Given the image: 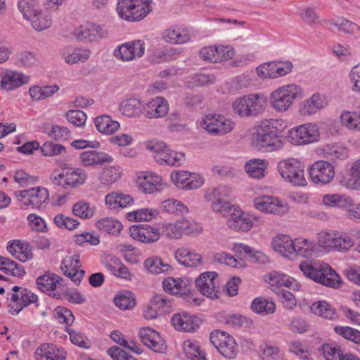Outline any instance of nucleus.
I'll use <instances>...</instances> for the list:
<instances>
[{"instance_id": "58836bf2", "label": "nucleus", "mask_w": 360, "mask_h": 360, "mask_svg": "<svg viewBox=\"0 0 360 360\" xmlns=\"http://www.w3.org/2000/svg\"><path fill=\"white\" fill-rule=\"evenodd\" d=\"M96 225L100 231L112 235L120 233L122 229V225L118 220L109 217L98 220Z\"/></svg>"}, {"instance_id": "f3484780", "label": "nucleus", "mask_w": 360, "mask_h": 360, "mask_svg": "<svg viewBox=\"0 0 360 360\" xmlns=\"http://www.w3.org/2000/svg\"><path fill=\"white\" fill-rule=\"evenodd\" d=\"M139 335L142 343L155 352H163L166 349L165 341L155 330L145 327L142 328Z\"/></svg>"}, {"instance_id": "13d9d810", "label": "nucleus", "mask_w": 360, "mask_h": 360, "mask_svg": "<svg viewBox=\"0 0 360 360\" xmlns=\"http://www.w3.org/2000/svg\"><path fill=\"white\" fill-rule=\"evenodd\" d=\"M150 302L156 309H162L165 312L169 311L172 306V300L162 293L155 294Z\"/></svg>"}, {"instance_id": "412c9836", "label": "nucleus", "mask_w": 360, "mask_h": 360, "mask_svg": "<svg viewBox=\"0 0 360 360\" xmlns=\"http://www.w3.org/2000/svg\"><path fill=\"white\" fill-rule=\"evenodd\" d=\"M81 165L84 167H95L104 163H110L113 158L110 155L95 150H86L80 154Z\"/></svg>"}, {"instance_id": "72a5a7b5", "label": "nucleus", "mask_w": 360, "mask_h": 360, "mask_svg": "<svg viewBox=\"0 0 360 360\" xmlns=\"http://www.w3.org/2000/svg\"><path fill=\"white\" fill-rule=\"evenodd\" d=\"M311 311L313 314L324 319L333 320L338 318L335 309L326 301L321 300L314 302L311 306Z\"/></svg>"}, {"instance_id": "423d86ee", "label": "nucleus", "mask_w": 360, "mask_h": 360, "mask_svg": "<svg viewBox=\"0 0 360 360\" xmlns=\"http://www.w3.org/2000/svg\"><path fill=\"white\" fill-rule=\"evenodd\" d=\"M302 97V89L295 84H288L278 88L270 96V103L278 112H285L297 98Z\"/></svg>"}, {"instance_id": "4c0bfd02", "label": "nucleus", "mask_w": 360, "mask_h": 360, "mask_svg": "<svg viewBox=\"0 0 360 360\" xmlns=\"http://www.w3.org/2000/svg\"><path fill=\"white\" fill-rule=\"evenodd\" d=\"M266 167L267 162L265 160L253 159L246 163L245 170L250 176L260 179L264 176Z\"/></svg>"}, {"instance_id": "6e6d98bb", "label": "nucleus", "mask_w": 360, "mask_h": 360, "mask_svg": "<svg viewBox=\"0 0 360 360\" xmlns=\"http://www.w3.org/2000/svg\"><path fill=\"white\" fill-rule=\"evenodd\" d=\"M335 248L338 251L347 252L354 245V240L346 233L335 234Z\"/></svg>"}, {"instance_id": "603ef678", "label": "nucleus", "mask_w": 360, "mask_h": 360, "mask_svg": "<svg viewBox=\"0 0 360 360\" xmlns=\"http://www.w3.org/2000/svg\"><path fill=\"white\" fill-rule=\"evenodd\" d=\"M213 211L221 214L223 216H230L235 212H240V207L232 205L230 202L226 200L214 201L212 204Z\"/></svg>"}, {"instance_id": "0eeeda50", "label": "nucleus", "mask_w": 360, "mask_h": 360, "mask_svg": "<svg viewBox=\"0 0 360 360\" xmlns=\"http://www.w3.org/2000/svg\"><path fill=\"white\" fill-rule=\"evenodd\" d=\"M202 127L214 136H223L231 131L235 123L224 115L208 114L201 122Z\"/></svg>"}, {"instance_id": "4468645a", "label": "nucleus", "mask_w": 360, "mask_h": 360, "mask_svg": "<svg viewBox=\"0 0 360 360\" xmlns=\"http://www.w3.org/2000/svg\"><path fill=\"white\" fill-rule=\"evenodd\" d=\"M335 175L333 166L328 162L320 160L314 163L309 169V176L315 184H326Z\"/></svg>"}, {"instance_id": "39448f33", "label": "nucleus", "mask_w": 360, "mask_h": 360, "mask_svg": "<svg viewBox=\"0 0 360 360\" xmlns=\"http://www.w3.org/2000/svg\"><path fill=\"white\" fill-rule=\"evenodd\" d=\"M282 178L294 186H304L307 182L304 177V166L295 158L281 160L277 166Z\"/></svg>"}, {"instance_id": "49530a36", "label": "nucleus", "mask_w": 360, "mask_h": 360, "mask_svg": "<svg viewBox=\"0 0 360 360\" xmlns=\"http://www.w3.org/2000/svg\"><path fill=\"white\" fill-rule=\"evenodd\" d=\"M295 252L297 255L308 257L314 252V243L304 238H295L294 240Z\"/></svg>"}, {"instance_id": "0e129e2a", "label": "nucleus", "mask_w": 360, "mask_h": 360, "mask_svg": "<svg viewBox=\"0 0 360 360\" xmlns=\"http://www.w3.org/2000/svg\"><path fill=\"white\" fill-rule=\"evenodd\" d=\"M36 4L37 0H20L18 3V7L24 18L28 20L37 11L35 9Z\"/></svg>"}, {"instance_id": "cd10ccee", "label": "nucleus", "mask_w": 360, "mask_h": 360, "mask_svg": "<svg viewBox=\"0 0 360 360\" xmlns=\"http://www.w3.org/2000/svg\"><path fill=\"white\" fill-rule=\"evenodd\" d=\"M120 110L122 115L129 117H138L143 115V105L136 98L125 99L120 104Z\"/></svg>"}, {"instance_id": "8fccbe9b", "label": "nucleus", "mask_w": 360, "mask_h": 360, "mask_svg": "<svg viewBox=\"0 0 360 360\" xmlns=\"http://www.w3.org/2000/svg\"><path fill=\"white\" fill-rule=\"evenodd\" d=\"M162 209L164 212L171 214H184L188 209L181 202L174 198L167 199L162 202Z\"/></svg>"}, {"instance_id": "c03bdc74", "label": "nucleus", "mask_w": 360, "mask_h": 360, "mask_svg": "<svg viewBox=\"0 0 360 360\" xmlns=\"http://www.w3.org/2000/svg\"><path fill=\"white\" fill-rule=\"evenodd\" d=\"M145 268L151 274H158L172 269L171 266L159 257H151L144 262Z\"/></svg>"}, {"instance_id": "2eb2a0df", "label": "nucleus", "mask_w": 360, "mask_h": 360, "mask_svg": "<svg viewBox=\"0 0 360 360\" xmlns=\"http://www.w3.org/2000/svg\"><path fill=\"white\" fill-rule=\"evenodd\" d=\"M171 180L176 186L186 190L198 188L203 184V178L202 176L188 174L186 171L172 172Z\"/></svg>"}, {"instance_id": "473e14b6", "label": "nucleus", "mask_w": 360, "mask_h": 360, "mask_svg": "<svg viewBox=\"0 0 360 360\" xmlns=\"http://www.w3.org/2000/svg\"><path fill=\"white\" fill-rule=\"evenodd\" d=\"M251 309L260 315L274 314L276 311V304L262 297H258L253 300L251 304Z\"/></svg>"}, {"instance_id": "338daca9", "label": "nucleus", "mask_w": 360, "mask_h": 360, "mask_svg": "<svg viewBox=\"0 0 360 360\" xmlns=\"http://www.w3.org/2000/svg\"><path fill=\"white\" fill-rule=\"evenodd\" d=\"M55 224L61 229L73 230L79 225V222L74 219L65 217L62 214H57L53 219Z\"/></svg>"}, {"instance_id": "5701e85b", "label": "nucleus", "mask_w": 360, "mask_h": 360, "mask_svg": "<svg viewBox=\"0 0 360 360\" xmlns=\"http://www.w3.org/2000/svg\"><path fill=\"white\" fill-rule=\"evenodd\" d=\"M67 353L52 344H43L34 352L36 360H65Z\"/></svg>"}, {"instance_id": "c9c22d12", "label": "nucleus", "mask_w": 360, "mask_h": 360, "mask_svg": "<svg viewBox=\"0 0 360 360\" xmlns=\"http://www.w3.org/2000/svg\"><path fill=\"white\" fill-rule=\"evenodd\" d=\"M234 250L241 255L244 253L246 257H248L254 262L265 264L269 261L267 256L263 252L242 243L235 245Z\"/></svg>"}, {"instance_id": "7ed1b4c3", "label": "nucleus", "mask_w": 360, "mask_h": 360, "mask_svg": "<svg viewBox=\"0 0 360 360\" xmlns=\"http://www.w3.org/2000/svg\"><path fill=\"white\" fill-rule=\"evenodd\" d=\"M153 0H118L119 16L127 21H139L152 11Z\"/></svg>"}, {"instance_id": "e433bc0d", "label": "nucleus", "mask_w": 360, "mask_h": 360, "mask_svg": "<svg viewBox=\"0 0 360 360\" xmlns=\"http://www.w3.org/2000/svg\"><path fill=\"white\" fill-rule=\"evenodd\" d=\"M94 124L99 132L111 134L120 127V123L112 120L108 115L97 117L94 120Z\"/></svg>"}, {"instance_id": "f704fd0d", "label": "nucleus", "mask_w": 360, "mask_h": 360, "mask_svg": "<svg viewBox=\"0 0 360 360\" xmlns=\"http://www.w3.org/2000/svg\"><path fill=\"white\" fill-rule=\"evenodd\" d=\"M191 223L186 219L176 221L174 224H169L166 226L167 236L171 238H181L182 234L188 235L191 233L190 230Z\"/></svg>"}, {"instance_id": "f03ea898", "label": "nucleus", "mask_w": 360, "mask_h": 360, "mask_svg": "<svg viewBox=\"0 0 360 360\" xmlns=\"http://www.w3.org/2000/svg\"><path fill=\"white\" fill-rule=\"evenodd\" d=\"M253 143L262 152H273L283 146L281 138L278 136V129L272 121L262 122L257 129Z\"/></svg>"}, {"instance_id": "ea45409f", "label": "nucleus", "mask_w": 360, "mask_h": 360, "mask_svg": "<svg viewBox=\"0 0 360 360\" xmlns=\"http://www.w3.org/2000/svg\"><path fill=\"white\" fill-rule=\"evenodd\" d=\"M36 283L39 290L44 292L53 291L57 283H59L58 276L55 274H46L38 277Z\"/></svg>"}, {"instance_id": "09e8293b", "label": "nucleus", "mask_w": 360, "mask_h": 360, "mask_svg": "<svg viewBox=\"0 0 360 360\" xmlns=\"http://www.w3.org/2000/svg\"><path fill=\"white\" fill-rule=\"evenodd\" d=\"M121 173L120 167H108L103 169L98 179L101 184L110 185L120 177Z\"/></svg>"}, {"instance_id": "f8f14e48", "label": "nucleus", "mask_w": 360, "mask_h": 360, "mask_svg": "<svg viewBox=\"0 0 360 360\" xmlns=\"http://www.w3.org/2000/svg\"><path fill=\"white\" fill-rule=\"evenodd\" d=\"M75 35L79 41L91 42L106 38L108 36V32L99 25L87 22L77 28Z\"/></svg>"}, {"instance_id": "ddd939ff", "label": "nucleus", "mask_w": 360, "mask_h": 360, "mask_svg": "<svg viewBox=\"0 0 360 360\" xmlns=\"http://www.w3.org/2000/svg\"><path fill=\"white\" fill-rule=\"evenodd\" d=\"M254 205L257 210L278 215H282L288 211L287 204L273 196H262L254 200Z\"/></svg>"}, {"instance_id": "bb28decb", "label": "nucleus", "mask_w": 360, "mask_h": 360, "mask_svg": "<svg viewBox=\"0 0 360 360\" xmlns=\"http://www.w3.org/2000/svg\"><path fill=\"white\" fill-rule=\"evenodd\" d=\"M155 161L160 165L179 167L185 162L184 153L171 150L168 148L157 156H154Z\"/></svg>"}, {"instance_id": "a211bd4d", "label": "nucleus", "mask_w": 360, "mask_h": 360, "mask_svg": "<svg viewBox=\"0 0 360 360\" xmlns=\"http://www.w3.org/2000/svg\"><path fill=\"white\" fill-rule=\"evenodd\" d=\"M129 233L133 239L146 243H151L158 240L160 236L158 229L151 227L148 224L134 225L130 227Z\"/></svg>"}, {"instance_id": "dca6fc26", "label": "nucleus", "mask_w": 360, "mask_h": 360, "mask_svg": "<svg viewBox=\"0 0 360 360\" xmlns=\"http://www.w3.org/2000/svg\"><path fill=\"white\" fill-rule=\"evenodd\" d=\"M80 267L81 264L78 255L66 257L63 259L60 266L63 274L70 278L77 284L81 282L85 274L84 270L79 269Z\"/></svg>"}, {"instance_id": "5fc2aeb1", "label": "nucleus", "mask_w": 360, "mask_h": 360, "mask_svg": "<svg viewBox=\"0 0 360 360\" xmlns=\"http://www.w3.org/2000/svg\"><path fill=\"white\" fill-rule=\"evenodd\" d=\"M53 316L60 323H65L66 327L71 326L75 320V316L71 310L63 306L55 308Z\"/></svg>"}, {"instance_id": "6e6552de", "label": "nucleus", "mask_w": 360, "mask_h": 360, "mask_svg": "<svg viewBox=\"0 0 360 360\" xmlns=\"http://www.w3.org/2000/svg\"><path fill=\"white\" fill-rule=\"evenodd\" d=\"M210 340L218 352L227 359H233L238 354V345L235 339L227 333L216 330L210 333Z\"/></svg>"}, {"instance_id": "de8ad7c7", "label": "nucleus", "mask_w": 360, "mask_h": 360, "mask_svg": "<svg viewBox=\"0 0 360 360\" xmlns=\"http://www.w3.org/2000/svg\"><path fill=\"white\" fill-rule=\"evenodd\" d=\"M231 195V189L224 185L218 186L216 188L207 190L205 194V198L208 201L212 202L218 200H225L224 198Z\"/></svg>"}, {"instance_id": "c756f323", "label": "nucleus", "mask_w": 360, "mask_h": 360, "mask_svg": "<svg viewBox=\"0 0 360 360\" xmlns=\"http://www.w3.org/2000/svg\"><path fill=\"white\" fill-rule=\"evenodd\" d=\"M63 172L65 175L64 182L66 184V188L82 185L87 178L86 172L80 168H63Z\"/></svg>"}, {"instance_id": "1a4fd4ad", "label": "nucleus", "mask_w": 360, "mask_h": 360, "mask_svg": "<svg viewBox=\"0 0 360 360\" xmlns=\"http://www.w3.org/2000/svg\"><path fill=\"white\" fill-rule=\"evenodd\" d=\"M319 130L314 124H305L291 129L287 138L293 144L302 145L316 141Z\"/></svg>"}, {"instance_id": "052dcab7", "label": "nucleus", "mask_w": 360, "mask_h": 360, "mask_svg": "<svg viewBox=\"0 0 360 360\" xmlns=\"http://www.w3.org/2000/svg\"><path fill=\"white\" fill-rule=\"evenodd\" d=\"M72 212L75 215L82 219H89L94 214V207H91L89 203L81 201L73 205Z\"/></svg>"}, {"instance_id": "6ab92c4d", "label": "nucleus", "mask_w": 360, "mask_h": 360, "mask_svg": "<svg viewBox=\"0 0 360 360\" xmlns=\"http://www.w3.org/2000/svg\"><path fill=\"white\" fill-rule=\"evenodd\" d=\"M218 274L215 271H207L201 274L195 279V285L198 290L210 298L217 297V290L215 286V279Z\"/></svg>"}, {"instance_id": "a18cd8bd", "label": "nucleus", "mask_w": 360, "mask_h": 360, "mask_svg": "<svg viewBox=\"0 0 360 360\" xmlns=\"http://www.w3.org/2000/svg\"><path fill=\"white\" fill-rule=\"evenodd\" d=\"M340 121L347 129L360 131V112L344 111L340 115Z\"/></svg>"}, {"instance_id": "f257e3e1", "label": "nucleus", "mask_w": 360, "mask_h": 360, "mask_svg": "<svg viewBox=\"0 0 360 360\" xmlns=\"http://www.w3.org/2000/svg\"><path fill=\"white\" fill-rule=\"evenodd\" d=\"M300 269L304 275L325 286L338 288L341 284L340 276L327 264L302 262Z\"/></svg>"}, {"instance_id": "37998d69", "label": "nucleus", "mask_w": 360, "mask_h": 360, "mask_svg": "<svg viewBox=\"0 0 360 360\" xmlns=\"http://www.w3.org/2000/svg\"><path fill=\"white\" fill-rule=\"evenodd\" d=\"M32 27L37 31H42L51 27V17L42 11H37L28 19Z\"/></svg>"}, {"instance_id": "4d7b16f0", "label": "nucleus", "mask_w": 360, "mask_h": 360, "mask_svg": "<svg viewBox=\"0 0 360 360\" xmlns=\"http://www.w3.org/2000/svg\"><path fill=\"white\" fill-rule=\"evenodd\" d=\"M65 331L69 334L70 340L72 344L84 349H88L91 347L89 339L84 334L69 327L65 328Z\"/></svg>"}, {"instance_id": "864d4df0", "label": "nucleus", "mask_w": 360, "mask_h": 360, "mask_svg": "<svg viewBox=\"0 0 360 360\" xmlns=\"http://www.w3.org/2000/svg\"><path fill=\"white\" fill-rule=\"evenodd\" d=\"M323 356L326 360H342L345 354L337 344H324L322 346Z\"/></svg>"}, {"instance_id": "680f3d73", "label": "nucleus", "mask_w": 360, "mask_h": 360, "mask_svg": "<svg viewBox=\"0 0 360 360\" xmlns=\"http://www.w3.org/2000/svg\"><path fill=\"white\" fill-rule=\"evenodd\" d=\"M158 214L156 210L153 209H140L136 211L131 212L128 214L129 217L134 218L136 221H150Z\"/></svg>"}, {"instance_id": "20e7f679", "label": "nucleus", "mask_w": 360, "mask_h": 360, "mask_svg": "<svg viewBox=\"0 0 360 360\" xmlns=\"http://www.w3.org/2000/svg\"><path fill=\"white\" fill-rule=\"evenodd\" d=\"M267 103L262 94H251L238 98L232 104L233 112L240 117H255L262 113Z\"/></svg>"}, {"instance_id": "69168bd1", "label": "nucleus", "mask_w": 360, "mask_h": 360, "mask_svg": "<svg viewBox=\"0 0 360 360\" xmlns=\"http://www.w3.org/2000/svg\"><path fill=\"white\" fill-rule=\"evenodd\" d=\"M89 56L90 51L89 50H75L72 53L64 56V59L65 63L72 65L79 62L84 63L89 59Z\"/></svg>"}, {"instance_id": "4be33fe9", "label": "nucleus", "mask_w": 360, "mask_h": 360, "mask_svg": "<svg viewBox=\"0 0 360 360\" xmlns=\"http://www.w3.org/2000/svg\"><path fill=\"white\" fill-rule=\"evenodd\" d=\"M171 322L176 329L186 332L195 331L199 327L198 319L186 312L174 314L171 318Z\"/></svg>"}, {"instance_id": "3c124183", "label": "nucleus", "mask_w": 360, "mask_h": 360, "mask_svg": "<svg viewBox=\"0 0 360 360\" xmlns=\"http://www.w3.org/2000/svg\"><path fill=\"white\" fill-rule=\"evenodd\" d=\"M220 317L222 319L221 321L233 328L248 326L252 323L250 319L240 314H221Z\"/></svg>"}, {"instance_id": "9b49d317", "label": "nucleus", "mask_w": 360, "mask_h": 360, "mask_svg": "<svg viewBox=\"0 0 360 360\" xmlns=\"http://www.w3.org/2000/svg\"><path fill=\"white\" fill-rule=\"evenodd\" d=\"M145 43L136 40L118 46L113 51L114 56L122 61H129L136 57L141 58L145 51Z\"/></svg>"}, {"instance_id": "bf43d9fd", "label": "nucleus", "mask_w": 360, "mask_h": 360, "mask_svg": "<svg viewBox=\"0 0 360 360\" xmlns=\"http://www.w3.org/2000/svg\"><path fill=\"white\" fill-rule=\"evenodd\" d=\"M335 331L344 337L345 339L351 340L356 344H360V331L348 326H335Z\"/></svg>"}, {"instance_id": "79ce46f5", "label": "nucleus", "mask_w": 360, "mask_h": 360, "mask_svg": "<svg viewBox=\"0 0 360 360\" xmlns=\"http://www.w3.org/2000/svg\"><path fill=\"white\" fill-rule=\"evenodd\" d=\"M115 304L122 310L134 308L136 304L134 294L128 290L120 292L114 298Z\"/></svg>"}, {"instance_id": "774afa93", "label": "nucleus", "mask_w": 360, "mask_h": 360, "mask_svg": "<svg viewBox=\"0 0 360 360\" xmlns=\"http://www.w3.org/2000/svg\"><path fill=\"white\" fill-rule=\"evenodd\" d=\"M348 184L351 188L360 190V159L354 162L351 167V178Z\"/></svg>"}, {"instance_id": "b1692460", "label": "nucleus", "mask_w": 360, "mask_h": 360, "mask_svg": "<svg viewBox=\"0 0 360 360\" xmlns=\"http://www.w3.org/2000/svg\"><path fill=\"white\" fill-rule=\"evenodd\" d=\"M28 81L29 77L18 72L9 70L2 77L1 86L6 91H11L27 84Z\"/></svg>"}, {"instance_id": "e2e57ef3", "label": "nucleus", "mask_w": 360, "mask_h": 360, "mask_svg": "<svg viewBox=\"0 0 360 360\" xmlns=\"http://www.w3.org/2000/svg\"><path fill=\"white\" fill-rule=\"evenodd\" d=\"M68 121L75 127H82L86 120V114L79 110H70L65 113Z\"/></svg>"}, {"instance_id": "393cba45", "label": "nucleus", "mask_w": 360, "mask_h": 360, "mask_svg": "<svg viewBox=\"0 0 360 360\" xmlns=\"http://www.w3.org/2000/svg\"><path fill=\"white\" fill-rule=\"evenodd\" d=\"M175 258L185 266L194 267L202 264L201 255L186 248H179L175 252Z\"/></svg>"}, {"instance_id": "a19ab883", "label": "nucleus", "mask_w": 360, "mask_h": 360, "mask_svg": "<svg viewBox=\"0 0 360 360\" xmlns=\"http://www.w3.org/2000/svg\"><path fill=\"white\" fill-rule=\"evenodd\" d=\"M59 90L58 85L38 86H34L30 89L29 93L33 100L39 101L51 96Z\"/></svg>"}, {"instance_id": "7c9ffc66", "label": "nucleus", "mask_w": 360, "mask_h": 360, "mask_svg": "<svg viewBox=\"0 0 360 360\" xmlns=\"http://www.w3.org/2000/svg\"><path fill=\"white\" fill-rule=\"evenodd\" d=\"M24 196H30V200L27 201L31 203L33 208H40L43 203H45L49 200V191L46 188L37 187L32 188L29 190H24L22 192Z\"/></svg>"}, {"instance_id": "a878e982", "label": "nucleus", "mask_w": 360, "mask_h": 360, "mask_svg": "<svg viewBox=\"0 0 360 360\" xmlns=\"http://www.w3.org/2000/svg\"><path fill=\"white\" fill-rule=\"evenodd\" d=\"M162 180V176L150 173L139 179V188L146 193L162 191L165 187Z\"/></svg>"}, {"instance_id": "9d476101", "label": "nucleus", "mask_w": 360, "mask_h": 360, "mask_svg": "<svg viewBox=\"0 0 360 360\" xmlns=\"http://www.w3.org/2000/svg\"><path fill=\"white\" fill-rule=\"evenodd\" d=\"M190 281L186 278H174L167 277L162 281V287L165 292L184 297L188 302H197L198 300L190 296L191 290L189 288Z\"/></svg>"}, {"instance_id": "2f4dec72", "label": "nucleus", "mask_w": 360, "mask_h": 360, "mask_svg": "<svg viewBox=\"0 0 360 360\" xmlns=\"http://www.w3.org/2000/svg\"><path fill=\"white\" fill-rule=\"evenodd\" d=\"M273 247L274 250L285 257L294 254V240L286 235H281L275 238L273 240Z\"/></svg>"}, {"instance_id": "c85d7f7f", "label": "nucleus", "mask_w": 360, "mask_h": 360, "mask_svg": "<svg viewBox=\"0 0 360 360\" xmlns=\"http://www.w3.org/2000/svg\"><path fill=\"white\" fill-rule=\"evenodd\" d=\"M227 226L237 231H248L252 226V220L244 215L243 212H235L227 221Z\"/></svg>"}, {"instance_id": "aec40b11", "label": "nucleus", "mask_w": 360, "mask_h": 360, "mask_svg": "<svg viewBox=\"0 0 360 360\" xmlns=\"http://www.w3.org/2000/svg\"><path fill=\"white\" fill-rule=\"evenodd\" d=\"M168 110L167 101L160 96L150 99L146 105H143V115L149 119L162 117L167 114Z\"/></svg>"}]
</instances>
